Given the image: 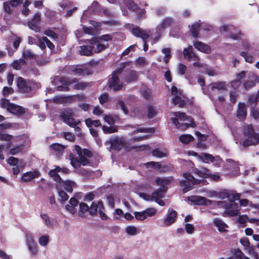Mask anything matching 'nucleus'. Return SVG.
Returning <instances> with one entry per match:
<instances>
[{
    "label": "nucleus",
    "instance_id": "bf43d9fd",
    "mask_svg": "<svg viewBox=\"0 0 259 259\" xmlns=\"http://www.w3.org/2000/svg\"><path fill=\"white\" fill-rule=\"evenodd\" d=\"M137 229L135 226H130L126 228V232L131 235H134L137 233Z\"/></svg>",
    "mask_w": 259,
    "mask_h": 259
},
{
    "label": "nucleus",
    "instance_id": "4c0bfd02",
    "mask_svg": "<svg viewBox=\"0 0 259 259\" xmlns=\"http://www.w3.org/2000/svg\"><path fill=\"white\" fill-rule=\"evenodd\" d=\"M25 147V145L23 144H21L19 145L15 146L10 149V153L13 155H15L18 153L20 152Z\"/></svg>",
    "mask_w": 259,
    "mask_h": 259
},
{
    "label": "nucleus",
    "instance_id": "7c9ffc66",
    "mask_svg": "<svg viewBox=\"0 0 259 259\" xmlns=\"http://www.w3.org/2000/svg\"><path fill=\"white\" fill-rule=\"evenodd\" d=\"M98 208L100 209L99 201L97 203L95 201L93 202L91 206L89 207V213L92 215L97 214Z\"/></svg>",
    "mask_w": 259,
    "mask_h": 259
},
{
    "label": "nucleus",
    "instance_id": "a18cd8bd",
    "mask_svg": "<svg viewBox=\"0 0 259 259\" xmlns=\"http://www.w3.org/2000/svg\"><path fill=\"white\" fill-rule=\"evenodd\" d=\"M59 195L61 198L60 201L63 204L69 198L68 194L63 190L59 191Z\"/></svg>",
    "mask_w": 259,
    "mask_h": 259
},
{
    "label": "nucleus",
    "instance_id": "2eb2a0df",
    "mask_svg": "<svg viewBox=\"0 0 259 259\" xmlns=\"http://www.w3.org/2000/svg\"><path fill=\"white\" fill-rule=\"evenodd\" d=\"M193 46L197 50L205 54L211 53V48L208 45L200 41L193 42Z\"/></svg>",
    "mask_w": 259,
    "mask_h": 259
},
{
    "label": "nucleus",
    "instance_id": "5701e85b",
    "mask_svg": "<svg viewBox=\"0 0 259 259\" xmlns=\"http://www.w3.org/2000/svg\"><path fill=\"white\" fill-rule=\"evenodd\" d=\"M200 28V25L198 23H195L191 25L190 31L194 38H197L198 37Z\"/></svg>",
    "mask_w": 259,
    "mask_h": 259
},
{
    "label": "nucleus",
    "instance_id": "79ce46f5",
    "mask_svg": "<svg viewBox=\"0 0 259 259\" xmlns=\"http://www.w3.org/2000/svg\"><path fill=\"white\" fill-rule=\"evenodd\" d=\"M102 130L105 134H112L117 132L116 127L114 126H107L103 125L102 126Z\"/></svg>",
    "mask_w": 259,
    "mask_h": 259
},
{
    "label": "nucleus",
    "instance_id": "69168bd1",
    "mask_svg": "<svg viewBox=\"0 0 259 259\" xmlns=\"http://www.w3.org/2000/svg\"><path fill=\"white\" fill-rule=\"evenodd\" d=\"M8 163L12 165L16 166L19 162V159L13 156L10 157L7 160Z\"/></svg>",
    "mask_w": 259,
    "mask_h": 259
},
{
    "label": "nucleus",
    "instance_id": "603ef678",
    "mask_svg": "<svg viewBox=\"0 0 259 259\" xmlns=\"http://www.w3.org/2000/svg\"><path fill=\"white\" fill-rule=\"evenodd\" d=\"M107 201L108 204L111 208L115 207V200L112 194H109L107 196Z\"/></svg>",
    "mask_w": 259,
    "mask_h": 259
},
{
    "label": "nucleus",
    "instance_id": "473e14b6",
    "mask_svg": "<svg viewBox=\"0 0 259 259\" xmlns=\"http://www.w3.org/2000/svg\"><path fill=\"white\" fill-rule=\"evenodd\" d=\"M61 183L63 184V187L64 189L68 192L71 193L73 191L72 182L70 180H66L65 181L63 180Z\"/></svg>",
    "mask_w": 259,
    "mask_h": 259
},
{
    "label": "nucleus",
    "instance_id": "1a4fd4ad",
    "mask_svg": "<svg viewBox=\"0 0 259 259\" xmlns=\"http://www.w3.org/2000/svg\"><path fill=\"white\" fill-rule=\"evenodd\" d=\"M149 30H143L139 26H136L132 29V33L135 36L142 38L143 40L149 37Z\"/></svg>",
    "mask_w": 259,
    "mask_h": 259
},
{
    "label": "nucleus",
    "instance_id": "a878e982",
    "mask_svg": "<svg viewBox=\"0 0 259 259\" xmlns=\"http://www.w3.org/2000/svg\"><path fill=\"white\" fill-rule=\"evenodd\" d=\"M242 78H243V71L239 72L237 75L236 79L231 82V86L234 89H237L240 85Z\"/></svg>",
    "mask_w": 259,
    "mask_h": 259
},
{
    "label": "nucleus",
    "instance_id": "8fccbe9b",
    "mask_svg": "<svg viewBox=\"0 0 259 259\" xmlns=\"http://www.w3.org/2000/svg\"><path fill=\"white\" fill-rule=\"evenodd\" d=\"M49 241V238L48 235H44L40 237L39 238L38 242L40 245L41 246H46Z\"/></svg>",
    "mask_w": 259,
    "mask_h": 259
},
{
    "label": "nucleus",
    "instance_id": "2f4dec72",
    "mask_svg": "<svg viewBox=\"0 0 259 259\" xmlns=\"http://www.w3.org/2000/svg\"><path fill=\"white\" fill-rule=\"evenodd\" d=\"M172 102L174 105H178L179 107L181 108L183 107L186 104L184 100L178 95L173 98Z\"/></svg>",
    "mask_w": 259,
    "mask_h": 259
},
{
    "label": "nucleus",
    "instance_id": "72a5a7b5",
    "mask_svg": "<svg viewBox=\"0 0 259 259\" xmlns=\"http://www.w3.org/2000/svg\"><path fill=\"white\" fill-rule=\"evenodd\" d=\"M194 137L190 135H182L179 137V140L184 144H188L189 142L193 141Z\"/></svg>",
    "mask_w": 259,
    "mask_h": 259
},
{
    "label": "nucleus",
    "instance_id": "c03bdc74",
    "mask_svg": "<svg viewBox=\"0 0 259 259\" xmlns=\"http://www.w3.org/2000/svg\"><path fill=\"white\" fill-rule=\"evenodd\" d=\"M236 116L240 121L243 120V102H239L238 103V109Z\"/></svg>",
    "mask_w": 259,
    "mask_h": 259
},
{
    "label": "nucleus",
    "instance_id": "09e8293b",
    "mask_svg": "<svg viewBox=\"0 0 259 259\" xmlns=\"http://www.w3.org/2000/svg\"><path fill=\"white\" fill-rule=\"evenodd\" d=\"M143 212L145 215L146 218H147V217H152L154 215L156 212V210L153 208H149L144 210Z\"/></svg>",
    "mask_w": 259,
    "mask_h": 259
},
{
    "label": "nucleus",
    "instance_id": "13d9d810",
    "mask_svg": "<svg viewBox=\"0 0 259 259\" xmlns=\"http://www.w3.org/2000/svg\"><path fill=\"white\" fill-rule=\"evenodd\" d=\"M212 88L218 90L226 89V83L224 82H217L213 83Z\"/></svg>",
    "mask_w": 259,
    "mask_h": 259
},
{
    "label": "nucleus",
    "instance_id": "f3484780",
    "mask_svg": "<svg viewBox=\"0 0 259 259\" xmlns=\"http://www.w3.org/2000/svg\"><path fill=\"white\" fill-rule=\"evenodd\" d=\"M167 188L166 186H161L154 191L151 195V200L158 198H162L164 193L166 192Z\"/></svg>",
    "mask_w": 259,
    "mask_h": 259
},
{
    "label": "nucleus",
    "instance_id": "338daca9",
    "mask_svg": "<svg viewBox=\"0 0 259 259\" xmlns=\"http://www.w3.org/2000/svg\"><path fill=\"white\" fill-rule=\"evenodd\" d=\"M23 57L24 58H34V55L32 53L30 50H25L23 52Z\"/></svg>",
    "mask_w": 259,
    "mask_h": 259
},
{
    "label": "nucleus",
    "instance_id": "423d86ee",
    "mask_svg": "<svg viewBox=\"0 0 259 259\" xmlns=\"http://www.w3.org/2000/svg\"><path fill=\"white\" fill-rule=\"evenodd\" d=\"M61 117L63 121L71 127H74L79 123V121H76L73 117V113L71 112L65 111L61 115Z\"/></svg>",
    "mask_w": 259,
    "mask_h": 259
},
{
    "label": "nucleus",
    "instance_id": "f704fd0d",
    "mask_svg": "<svg viewBox=\"0 0 259 259\" xmlns=\"http://www.w3.org/2000/svg\"><path fill=\"white\" fill-rule=\"evenodd\" d=\"M100 209L98 210V212L101 219L102 220H106L108 218L107 215L104 212L105 210L103 202L102 200L99 201Z\"/></svg>",
    "mask_w": 259,
    "mask_h": 259
},
{
    "label": "nucleus",
    "instance_id": "b1692460",
    "mask_svg": "<svg viewBox=\"0 0 259 259\" xmlns=\"http://www.w3.org/2000/svg\"><path fill=\"white\" fill-rule=\"evenodd\" d=\"M59 81L62 85L69 87L70 85L77 82V79L76 78H70L64 76L60 77Z\"/></svg>",
    "mask_w": 259,
    "mask_h": 259
},
{
    "label": "nucleus",
    "instance_id": "4d7b16f0",
    "mask_svg": "<svg viewBox=\"0 0 259 259\" xmlns=\"http://www.w3.org/2000/svg\"><path fill=\"white\" fill-rule=\"evenodd\" d=\"M187 67L183 63H179L178 66V72L179 74L184 75L186 71Z\"/></svg>",
    "mask_w": 259,
    "mask_h": 259
},
{
    "label": "nucleus",
    "instance_id": "5fc2aeb1",
    "mask_svg": "<svg viewBox=\"0 0 259 259\" xmlns=\"http://www.w3.org/2000/svg\"><path fill=\"white\" fill-rule=\"evenodd\" d=\"M40 216L42 220L44 221L45 225L47 226V227H49L52 226L51 222L50 220V218L47 214H40Z\"/></svg>",
    "mask_w": 259,
    "mask_h": 259
},
{
    "label": "nucleus",
    "instance_id": "a211bd4d",
    "mask_svg": "<svg viewBox=\"0 0 259 259\" xmlns=\"http://www.w3.org/2000/svg\"><path fill=\"white\" fill-rule=\"evenodd\" d=\"M213 224L218 228L220 232H225L227 231L225 228L228 227V225L220 219L215 218L213 220Z\"/></svg>",
    "mask_w": 259,
    "mask_h": 259
},
{
    "label": "nucleus",
    "instance_id": "58836bf2",
    "mask_svg": "<svg viewBox=\"0 0 259 259\" xmlns=\"http://www.w3.org/2000/svg\"><path fill=\"white\" fill-rule=\"evenodd\" d=\"M183 176L187 181L192 182L195 184L199 183V181L197 179H196L190 172L184 173Z\"/></svg>",
    "mask_w": 259,
    "mask_h": 259
},
{
    "label": "nucleus",
    "instance_id": "e2e57ef3",
    "mask_svg": "<svg viewBox=\"0 0 259 259\" xmlns=\"http://www.w3.org/2000/svg\"><path fill=\"white\" fill-rule=\"evenodd\" d=\"M108 95L107 93H104L99 97V102L101 104H103L108 101Z\"/></svg>",
    "mask_w": 259,
    "mask_h": 259
},
{
    "label": "nucleus",
    "instance_id": "e433bc0d",
    "mask_svg": "<svg viewBox=\"0 0 259 259\" xmlns=\"http://www.w3.org/2000/svg\"><path fill=\"white\" fill-rule=\"evenodd\" d=\"M50 147L55 151L58 152L59 153H62L65 147L64 145L59 143H53L50 145Z\"/></svg>",
    "mask_w": 259,
    "mask_h": 259
},
{
    "label": "nucleus",
    "instance_id": "9b49d317",
    "mask_svg": "<svg viewBox=\"0 0 259 259\" xmlns=\"http://www.w3.org/2000/svg\"><path fill=\"white\" fill-rule=\"evenodd\" d=\"M177 214L176 211L172 208L169 209L168 210L167 215L164 220V224L166 226H169L174 223L176 221Z\"/></svg>",
    "mask_w": 259,
    "mask_h": 259
},
{
    "label": "nucleus",
    "instance_id": "3c124183",
    "mask_svg": "<svg viewBox=\"0 0 259 259\" xmlns=\"http://www.w3.org/2000/svg\"><path fill=\"white\" fill-rule=\"evenodd\" d=\"M13 93L14 90L12 88H9L6 86L3 89L2 94L5 97H8L10 94H12Z\"/></svg>",
    "mask_w": 259,
    "mask_h": 259
},
{
    "label": "nucleus",
    "instance_id": "dca6fc26",
    "mask_svg": "<svg viewBox=\"0 0 259 259\" xmlns=\"http://www.w3.org/2000/svg\"><path fill=\"white\" fill-rule=\"evenodd\" d=\"M39 176V173L37 170L28 171L23 174L21 178V181L22 182L26 183L34 179L35 178H38Z\"/></svg>",
    "mask_w": 259,
    "mask_h": 259
},
{
    "label": "nucleus",
    "instance_id": "7ed1b4c3",
    "mask_svg": "<svg viewBox=\"0 0 259 259\" xmlns=\"http://www.w3.org/2000/svg\"><path fill=\"white\" fill-rule=\"evenodd\" d=\"M123 71V68H118L112 72L109 76L107 85L109 88L113 92L121 91L124 87L123 83L120 81L119 76Z\"/></svg>",
    "mask_w": 259,
    "mask_h": 259
},
{
    "label": "nucleus",
    "instance_id": "49530a36",
    "mask_svg": "<svg viewBox=\"0 0 259 259\" xmlns=\"http://www.w3.org/2000/svg\"><path fill=\"white\" fill-rule=\"evenodd\" d=\"M152 154L153 156L159 158L166 156V154L160 151L159 149L156 148L152 151Z\"/></svg>",
    "mask_w": 259,
    "mask_h": 259
},
{
    "label": "nucleus",
    "instance_id": "39448f33",
    "mask_svg": "<svg viewBox=\"0 0 259 259\" xmlns=\"http://www.w3.org/2000/svg\"><path fill=\"white\" fill-rule=\"evenodd\" d=\"M259 134L254 133L251 125L244 130V147L255 145L258 143Z\"/></svg>",
    "mask_w": 259,
    "mask_h": 259
},
{
    "label": "nucleus",
    "instance_id": "de8ad7c7",
    "mask_svg": "<svg viewBox=\"0 0 259 259\" xmlns=\"http://www.w3.org/2000/svg\"><path fill=\"white\" fill-rule=\"evenodd\" d=\"M126 5L128 9L132 10L133 11L137 10L138 8L137 5L133 0H127L126 2Z\"/></svg>",
    "mask_w": 259,
    "mask_h": 259
},
{
    "label": "nucleus",
    "instance_id": "9d476101",
    "mask_svg": "<svg viewBox=\"0 0 259 259\" xmlns=\"http://www.w3.org/2000/svg\"><path fill=\"white\" fill-rule=\"evenodd\" d=\"M187 200L195 205H208L210 200L206 198L199 196H190L187 197Z\"/></svg>",
    "mask_w": 259,
    "mask_h": 259
},
{
    "label": "nucleus",
    "instance_id": "ea45409f",
    "mask_svg": "<svg viewBox=\"0 0 259 259\" xmlns=\"http://www.w3.org/2000/svg\"><path fill=\"white\" fill-rule=\"evenodd\" d=\"M202 158L204 162H208L209 161L211 162H214L215 160V157L213 156L212 155L208 153H202Z\"/></svg>",
    "mask_w": 259,
    "mask_h": 259
},
{
    "label": "nucleus",
    "instance_id": "6e6552de",
    "mask_svg": "<svg viewBox=\"0 0 259 259\" xmlns=\"http://www.w3.org/2000/svg\"><path fill=\"white\" fill-rule=\"evenodd\" d=\"M221 32H229L228 34L229 37L232 38L234 40H237L239 38L240 32L233 33L232 31L236 30L235 27L232 25H224L220 28Z\"/></svg>",
    "mask_w": 259,
    "mask_h": 259
},
{
    "label": "nucleus",
    "instance_id": "ddd939ff",
    "mask_svg": "<svg viewBox=\"0 0 259 259\" xmlns=\"http://www.w3.org/2000/svg\"><path fill=\"white\" fill-rule=\"evenodd\" d=\"M110 144L111 147L112 149L116 151H119L125 146L126 143L122 139L115 138L110 140Z\"/></svg>",
    "mask_w": 259,
    "mask_h": 259
},
{
    "label": "nucleus",
    "instance_id": "a19ab883",
    "mask_svg": "<svg viewBox=\"0 0 259 259\" xmlns=\"http://www.w3.org/2000/svg\"><path fill=\"white\" fill-rule=\"evenodd\" d=\"M49 174L50 177L53 178L56 182L61 183V182L63 181L60 175L58 173L55 172L54 170H50Z\"/></svg>",
    "mask_w": 259,
    "mask_h": 259
},
{
    "label": "nucleus",
    "instance_id": "c85d7f7f",
    "mask_svg": "<svg viewBox=\"0 0 259 259\" xmlns=\"http://www.w3.org/2000/svg\"><path fill=\"white\" fill-rule=\"evenodd\" d=\"M248 105L250 107V115L255 119L259 118V109L256 108V106L252 104L251 105L247 102Z\"/></svg>",
    "mask_w": 259,
    "mask_h": 259
},
{
    "label": "nucleus",
    "instance_id": "680f3d73",
    "mask_svg": "<svg viewBox=\"0 0 259 259\" xmlns=\"http://www.w3.org/2000/svg\"><path fill=\"white\" fill-rule=\"evenodd\" d=\"M134 215L137 220L143 221L146 219L143 211L140 212L136 211L134 212Z\"/></svg>",
    "mask_w": 259,
    "mask_h": 259
},
{
    "label": "nucleus",
    "instance_id": "f257e3e1",
    "mask_svg": "<svg viewBox=\"0 0 259 259\" xmlns=\"http://www.w3.org/2000/svg\"><path fill=\"white\" fill-rule=\"evenodd\" d=\"M222 197L228 199V201L219 202V205L226 209L225 213L230 217L238 215L241 206L243 205V199H240L239 194L225 190L222 193Z\"/></svg>",
    "mask_w": 259,
    "mask_h": 259
},
{
    "label": "nucleus",
    "instance_id": "0e129e2a",
    "mask_svg": "<svg viewBox=\"0 0 259 259\" xmlns=\"http://www.w3.org/2000/svg\"><path fill=\"white\" fill-rule=\"evenodd\" d=\"M4 9L5 11L9 14H11L12 12V10L11 9V5L9 2H5L4 3Z\"/></svg>",
    "mask_w": 259,
    "mask_h": 259
},
{
    "label": "nucleus",
    "instance_id": "c9c22d12",
    "mask_svg": "<svg viewBox=\"0 0 259 259\" xmlns=\"http://www.w3.org/2000/svg\"><path fill=\"white\" fill-rule=\"evenodd\" d=\"M173 20L171 18L167 17L164 19L160 24V26L162 29H165L171 26Z\"/></svg>",
    "mask_w": 259,
    "mask_h": 259
},
{
    "label": "nucleus",
    "instance_id": "f03ea898",
    "mask_svg": "<svg viewBox=\"0 0 259 259\" xmlns=\"http://www.w3.org/2000/svg\"><path fill=\"white\" fill-rule=\"evenodd\" d=\"M74 148L78 157L70 153L69 157L71 165L74 168H78L81 165L86 166L90 164V160L88 158L93 157V154L92 151L86 148L82 149L79 145H75Z\"/></svg>",
    "mask_w": 259,
    "mask_h": 259
},
{
    "label": "nucleus",
    "instance_id": "4468645a",
    "mask_svg": "<svg viewBox=\"0 0 259 259\" xmlns=\"http://www.w3.org/2000/svg\"><path fill=\"white\" fill-rule=\"evenodd\" d=\"M8 111L17 115H22L25 113V109L22 106L15 105L13 103L10 104L8 107Z\"/></svg>",
    "mask_w": 259,
    "mask_h": 259
},
{
    "label": "nucleus",
    "instance_id": "37998d69",
    "mask_svg": "<svg viewBox=\"0 0 259 259\" xmlns=\"http://www.w3.org/2000/svg\"><path fill=\"white\" fill-rule=\"evenodd\" d=\"M117 106L118 108H120L125 114L128 113L127 108L123 101L119 100L117 101Z\"/></svg>",
    "mask_w": 259,
    "mask_h": 259
},
{
    "label": "nucleus",
    "instance_id": "0eeeda50",
    "mask_svg": "<svg viewBox=\"0 0 259 259\" xmlns=\"http://www.w3.org/2000/svg\"><path fill=\"white\" fill-rule=\"evenodd\" d=\"M40 20V14L39 13H37L31 20L27 22L28 26L30 29L35 32H39L40 31V27L39 26Z\"/></svg>",
    "mask_w": 259,
    "mask_h": 259
},
{
    "label": "nucleus",
    "instance_id": "864d4df0",
    "mask_svg": "<svg viewBox=\"0 0 259 259\" xmlns=\"http://www.w3.org/2000/svg\"><path fill=\"white\" fill-rule=\"evenodd\" d=\"M44 33L47 36L53 39H57L58 37V35L55 32L50 29L46 30Z\"/></svg>",
    "mask_w": 259,
    "mask_h": 259
},
{
    "label": "nucleus",
    "instance_id": "774afa93",
    "mask_svg": "<svg viewBox=\"0 0 259 259\" xmlns=\"http://www.w3.org/2000/svg\"><path fill=\"white\" fill-rule=\"evenodd\" d=\"M29 250L32 255H36L37 253V248L36 243L28 245Z\"/></svg>",
    "mask_w": 259,
    "mask_h": 259
},
{
    "label": "nucleus",
    "instance_id": "6e6d98bb",
    "mask_svg": "<svg viewBox=\"0 0 259 259\" xmlns=\"http://www.w3.org/2000/svg\"><path fill=\"white\" fill-rule=\"evenodd\" d=\"M155 182L158 185L164 186V185H167L169 183L168 180L166 178H157Z\"/></svg>",
    "mask_w": 259,
    "mask_h": 259
},
{
    "label": "nucleus",
    "instance_id": "f8f14e48",
    "mask_svg": "<svg viewBox=\"0 0 259 259\" xmlns=\"http://www.w3.org/2000/svg\"><path fill=\"white\" fill-rule=\"evenodd\" d=\"M183 55L184 58L189 61H190L192 58L196 60H199V57L193 52L192 46H189L187 48L184 49Z\"/></svg>",
    "mask_w": 259,
    "mask_h": 259
},
{
    "label": "nucleus",
    "instance_id": "4be33fe9",
    "mask_svg": "<svg viewBox=\"0 0 259 259\" xmlns=\"http://www.w3.org/2000/svg\"><path fill=\"white\" fill-rule=\"evenodd\" d=\"M251 77V79L250 80L247 81L244 83V88L246 89H249L254 87L256 82H259V77L256 75L252 74Z\"/></svg>",
    "mask_w": 259,
    "mask_h": 259
},
{
    "label": "nucleus",
    "instance_id": "052dcab7",
    "mask_svg": "<svg viewBox=\"0 0 259 259\" xmlns=\"http://www.w3.org/2000/svg\"><path fill=\"white\" fill-rule=\"evenodd\" d=\"M156 114V112L154 108V107L151 106L149 105L148 107V117L149 118H151L154 117V115H155Z\"/></svg>",
    "mask_w": 259,
    "mask_h": 259
},
{
    "label": "nucleus",
    "instance_id": "aec40b11",
    "mask_svg": "<svg viewBox=\"0 0 259 259\" xmlns=\"http://www.w3.org/2000/svg\"><path fill=\"white\" fill-rule=\"evenodd\" d=\"M138 78L137 72L134 70L128 72L125 77V80L127 83L136 81Z\"/></svg>",
    "mask_w": 259,
    "mask_h": 259
},
{
    "label": "nucleus",
    "instance_id": "412c9836",
    "mask_svg": "<svg viewBox=\"0 0 259 259\" xmlns=\"http://www.w3.org/2000/svg\"><path fill=\"white\" fill-rule=\"evenodd\" d=\"M179 185L180 186L184 187L183 192L184 193H186L190 190L192 189L196 184L187 180H183L179 182Z\"/></svg>",
    "mask_w": 259,
    "mask_h": 259
},
{
    "label": "nucleus",
    "instance_id": "c756f323",
    "mask_svg": "<svg viewBox=\"0 0 259 259\" xmlns=\"http://www.w3.org/2000/svg\"><path fill=\"white\" fill-rule=\"evenodd\" d=\"M89 212V206L84 202H81L79 203V210L78 212L79 215L81 218L84 217V212Z\"/></svg>",
    "mask_w": 259,
    "mask_h": 259
},
{
    "label": "nucleus",
    "instance_id": "bb28decb",
    "mask_svg": "<svg viewBox=\"0 0 259 259\" xmlns=\"http://www.w3.org/2000/svg\"><path fill=\"white\" fill-rule=\"evenodd\" d=\"M248 103L251 105L253 104L255 106L257 105V103L259 102V91L256 93L250 95L248 97Z\"/></svg>",
    "mask_w": 259,
    "mask_h": 259
},
{
    "label": "nucleus",
    "instance_id": "20e7f679",
    "mask_svg": "<svg viewBox=\"0 0 259 259\" xmlns=\"http://www.w3.org/2000/svg\"><path fill=\"white\" fill-rule=\"evenodd\" d=\"M18 91L22 94H28L32 92L35 85V82L32 80H26L19 76L16 79Z\"/></svg>",
    "mask_w": 259,
    "mask_h": 259
},
{
    "label": "nucleus",
    "instance_id": "6ab92c4d",
    "mask_svg": "<svg viewBox=\"0 0 259 259\" xmlns=\"http://www.w3.org/2000/svg\"><path fill=\"white\" fill-rule=\"evenodd\" d=\"M79 54L81 55L90 56L93 54L94 46L93 45H83L80 47Z\"/></svg>",
    "mask_w": 259,
    "mask_h": 259
},
{
    "label": "nucleus",
    "instance_id": "393cba45",
    "mask_svg": "<svg viewBox=\"0 0 259 259\" xmlns=\"http://www.w3.org/2000/svg\"><path fill=\"white\" fill-rule=\"evenodd\" d=\"M85 123L86 125L88 127L92 128L93 126L98 127V126H102V124L99 120H92L90 118H88L85 119L84 120Z\"/></svg>",
    "mask_w": 259,
    "mask_h": 259
},
{
    "label": "nucleus",
    "instance_id": "cd10ccee",
    "mask_svg": "<svg viewBox=\"0 0 259 259\" xmlns=\"http://www.w3.org/2000/svg\"><path fill=\"white\" fill-rule=\"evenodd\" d=\"M73 88L76 90H83L91 86V83L88 82H77L74 83Z\"/></svg>",
    "mask_w": 259,
    "mask_h": 259
}]
</instances>
